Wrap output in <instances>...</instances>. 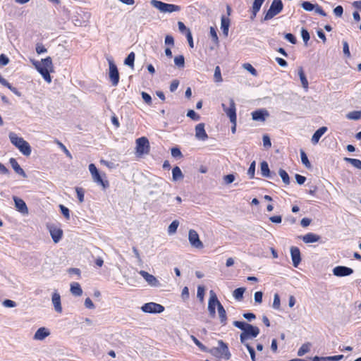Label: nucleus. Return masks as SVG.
Returning <instances> with one entry per match:
<instances>
[{
  "instance_id": "aec40b11",
  "label": "nucleus",
  "mask_w": 361,
  "mask_h": 361,
  "mask_svg": "<svg viewBox=\"0 0 361 361\" xmlns=\"http://www.w3.org/2000/svg\"><path fill=\"white\" fill-rule=\"evenodd\" d=\"M261 174L263 177L274 178L276 176L275 173H271L269 170V165L267 161H263L260 164Z\"/></svg>"
},
{
  "instance_id": "c85d7f7f",
  "label": "nucleus",
  "mask_w": 361,
  "mask_h": 361,
  "mask_svg": "<svg viewBox=\"0 0 361 361\" xmlns=\"http://www.w3.org/2000/svg\"><path fill=\"white\" fill-rule=\"evenodd\" d=\"M71 292L75 296H80L82 294V290L80 285L77 282L71 284Z\"/></svg>"
},
{
  "instance_id": "bf43d9fd",
  "label": "nucleus",
  "mask_w": 361,
  "mask_h": 361,
  "mask_svg": "<svg viewBox=\"0 0 361 361\" xmlns=\"http://www.w3.org/2000/svg\"><path fill=\"white\" fill-rule=\"evenodd\" d=\"M191 339L202 350L206 351V347L194 336H190Z\"/></svg>"
},
{
  "instance_id": "774afa93",
  "label": "nucleus",
  "mask_w": 361,
  "mask_h": 361,
  "mask_svg": "<svg viewBox=\"0 0 361 361\" xmlns=\"http://www.w3.org/2000/svg\"><path fill=\"white\" fill-rule=\"evenodd\" d=\"M9 63V59L4 54L0 55V66H4Z\"/></svg>"
},
{
  "instance_id": "6ab92c4d",
  "label": "nucleus",
  "mask_w": 361,
  "mask_h": 361,
  "mask_svg": "<svg viewBox=\"0 0 361 361\" xmlns=\"http://www.w3.org/2000/svg\"><path fill=\"white\" fill-rule=\"evenodd\" d=\"M50 335V331L45 327L39 328L34 334L33 339L36 341H43Z\"/></svg>"
},
{
  "instance_id": "79ce46f5",
  "label": "nucleus",
  "mask_w": 361,
  "mask_h": 361,
  "mask_svg": "<svg viewBox=\"0 0 361 361\" xmlns=\"http://www.w3.org/2000/svg\"><path fill=\"white\" fill-rule=\"evenodd\" d=\"M343 358V355L328 356V357H322V361H340Z\"/></svg>"
},
{
  "instance_id": "39448f33",
  "label": "nucleus",
  "mask_w": 361,
  "mask_h": 361,
  "mask_svg": "<svg viewBox=\"0 0 361 361\" xmlns=\"http://www.w3.org/2000/svg\"><path fill=\"white\" fill-rule=\"evenodd\" d=\"M150 3L152 6H153L154 8H157L162 13H171L173 12L180 11L181 9L180 6L166 4L158 0H152Z\"/></svg>"
},
{
  "instance_id": "4be33fe9",
  "label": "nucleus",
  "mask_w": 361,
  "mask_h": 361,
  "mask_svg": "<svg viewBox=\"0 0 361 361\" xmlns=\"http://www.w3.org/2000/svg\"><path fill=\"white\" fill-rule=\"evenodd\" d=\"M327 128L325 126L319 128L313 134L311 141L313 145H316L319 142L321 137L327 131Z\"/></svg>"
},
{
  "instance_id": "de8ad7c7",
  "label": "nucleus",
  "mask_w": 361,
  "mask_h": 361,
  "mask_svg": "<svg viewBox=\"0 0 361 361\" xmlns=\"http://www.w3.org/2000/svg\"><path fill=\"white\" fill-rule=\"evenodd\" d=\"M255 166L256 162L255 161H253L247 170V175L250 176V178H253L255 177Z\"/></svg>"
},
{
  "instance_id": "cd10ccee",
  "label": "nucleus",
  "mask_w": 361,
  "mask_h": 361,
  "mask_svg": "<svg viewBox=\"0 0 361 361\" xmlns=\"http://www.w3.org/2000/svg\"><path fill=\"white\" fill-rule=\"evenodd\" d=\"M221 28L223 31V34L227 37L228 34V28L230 25V20L225 16L221 17Z\"/></svg>"
},
{
  "instance_id": "5701e85b",
  "label": "nucleus",
  "mask_w": 361,
  "mask_h": 361,
  "mask_svg": "<svg viewBox=\"0 0 361 361\" xmlns=\"http://www.w3.org/2000/svg\"><path fill=\"white\" fill-rule=\"evenodd\" d=\"M49 231L54 243H56L61 239L63 235V231L61 229L56 227H50Z\"/></svg>"
},
{
  "instance_id": "c756f323",
  "label": "nucleus",
  "mask_w": 361,
  "mask_h": 361,
  "mask_svg": "<svg viewBox=\"0 0 361 361\" xmlns=\"http://www.w3.org/2000/svg\"><path fill=\"white\" fill-rule=\"evenodd\" d=\"M265 0H255L252 5V15L251 16V18L253 19L255 18L257 12L260 10V8L262 5V4L264 2Z\"/></svg>"
},
{
  "instance_id": "13d9d810",
  "label": "nucleus",
  "mask_w": 361,
  "mask_h": 361,
  "mask_svg": "<svg viewBox=\"0 0 361 361\" xmlns=\"http://www.w3.org/2000/svg\"><path fill=\"white\" fill-rule=\"evenodd\" d=\"M4 86L8 87L13 93H14L18 97L21 96V93L18 90V89L13 87L8 81H6V85H4Z\"/></svg>"
},
{
  "instance_id": "f03ea898",
  "label": "nucleus",
  "mask_w": 361,
  "mask_h": 361,
  "mask_svg": "<svg viewBox=\"0 0 361 361\" xmlns=\"http://www.w3.org/2000/svg\"><path fill=\"white\" fill-rule=\"evenodd\" d=\"M31 61L37 71L42 75L44 80L48 83H50L51 82V78L49 72L53 68L51 58L48 56L42 59L40 61L35 60H32Z\"/></svg>"
},
{
  "instance_id": "72a5a7b5",
  "label": "nucleus",
  "mask_w": 361,
  "mask_h": 361,
  "mask_svg": "<svg viewBox=\"0 0 361 361\" xmlns=\"http://www.w3.org/2000/svg\"><path fill=\"white\" fill-rule=\"evenodd\" d=\"M344 161L350 163L355 168L361 170V161L360 159L345 157Z\"/></svg>"
},
{
  "instance_id": "a211bd4d",
  "label": "nucleus",
  "mask_w": 361,
  "mask_h": 361,
  "mask_svg": "<svg viewBox=\"0 0 361 361\" xmlns=\"http://www.w3.org/2000/svg\"><path fill=\"white\" fill-rule=\"evenodd\" d=\"M290 255L294 267H298L301 261L300 252L298 247H291Z\"/></svg>"
},
{
  "instance_id": "864d4df0",
  "label": "nucleus",
  "mask_w": 361,
  "mask_h": 361,
  "mask_svg": "<svg viewBox=\"0 0 361 361\" xmlns=\"http://www.w3.org/2000/svg\"><path fill=\"white\" fill-rule=\"evenodd\" d=\"M187 116L194 121H199L200 119V116L193 110H189L187 113Z\"/></svg>"
},
{
  "instance_id": "ddd939ff",
  "label": "nucleus",
  "mask_w": 361,
  "mask_h": 361,
  "mask_svg": "<svg viewBox=\"0 0 361 361\" xmlns=\"http://www.w3.org/2000/svg\"><path fill=\"white\" fill-rule=\"evenodd\" d=\"M139 274L143 277V279L145 280V281L148 283L149 286L152 287L161 286L159 281L154 276L143 270L140 271Z\"/></svg>"
},
{
  "instance_id": "9b49d317",
  "label": "nucleus",
  "mask_w": 361,
  "mask_h": 361,
  "mask_svg": "<svg viewBox=\"0 0 361 361\" xmlns=\"http://www.w3.org/2000/svg\"><path fill=\"white\" fill-rule=\"evenodd\" d=\"M141 310L147 313H161L164 312V307L160 304L147 302L142 306Z\"/></svg>"
},
{
  "instance_id": "7c9ffc66",
  "label": "nucleus",
  "mask_w": 361,
  "mask_h": 361,
  "mask_svg": "<svg viewBox=\"0 0 361 361\" xmlns=\"http://www.w3.org/2000/svg\"><path fill=\"white\" fill-rule=\"evenodd\" d=\"M298 75L300 77L302 87L307 90L308 88L309 83L302 67L298 68Z\"/></svg>"
},
{
  "instance_id": "f8f14e48",
  "label": "nucleus",
  "mask_w": 361,
  "mask_h": 361,
  "mask_svg": "<svg viewBox=\"0 0 361 361\" xmlns=\"http://www.w3.org/2000/svg\"><path fill=\"white\" fill-rule=\"evenodd\" d=\"M188 240L193 247L202 249L204 247L202 242L200 240L198 233L195 230L190 229L189 231Z\"/></svg>"
},
{
  "instance_id": "473e14b6",
  "label": "nucleus",
  "mask_w": 361,
  "mask_h": 361,
  "mask_svg": "<svg viewBox=\"0 0 361 361\" xmlns=\"http://www.w3.org/2000/svg\"><path fill=\"white\" fill-rule=\"evenodd\" d=\"M135 54L134 52H130L128 56L126 58L124 61V64L130 67L131 68H134V61H135Z\"/></svg>"
},
{
  "instance_id": "2f4dec72",
  "label": "nucleus",
  "mask_w": 361,
  "mask_h": 361,
  "mask_svg": "<svg viewBox=\"0 0 361 361\" xmlns=\"http://www.w3.org/2000/svg\"><path fill=\"white\" fill-rule=\"evenodd\" d=\"M173 180L177 181L183 178V174L178 166H175L172 170Z\"/></svg>"
},
{
  "instance_id": "4d7b16f0",
  "label": "nucleus",
  "mask_w": 361,
  "mask_h": 361,
  "mask_svg": "<svg viewBox=\"0 0 361 361\" xmlns=\"http://www.w3.org/2000/svg\"><path fill=\"white\" fill-rule=\"evenodd\" d=\"M204 288L203 286H199L197 288V296L201 302H202L204 300Z\"/></svg>"
},
{
  "instance_id": "f257e3e1",
  "label": "nucleus",
  "mask_w": 361,
  "mask_h": 361,
  "mask_svg": "<svg viewBox=\"0 0 361 361\" xmlns=\"http://www.w3.org/2000/svg\"><path fill=\"white\" fill-rule=\"evenodd\" d=\"M233 325L241 329L240 339L243 344H247V341L250 338H256L259 334V329L244 322L234 321Z\"/></svg>"
},
{
  "instance_id": "603ef678",
  "label": "nucleus",
  "mask_w": 361,
  "mask_h": 361,
  "mask_svg": "<svg viewBox=\"0 0 361 361\" xmlns=\"http://www.w3.org/2000/svg\"><path fill=\"white\" fill-rule=\"evenodd\" d=\"M343 51L345 56L350 57V52L349 50V45L346 41H343Z\"/></svg>"
},
{
  "instance_id": "4468645a",
  "label": "nucleus",
  "mask_w": 361,
  "mask_h": 361,
  "mask_svg": "<svg viewBox=\"0 0 361 361\" xmlns=\"http://www.w3.org/2000/svg\"><path fill=\"white\" fill-rule=\"evenodd\" d=\"M252 120L259 122H264L266 118L269 117V111L266 109H260L254 111L251 114Z\"/></svg>"
},
{
  "instance_id": "c9c22d12",
  "label": "nucleus",
  "mask_w": 361,
  "mask_h": 361,
  "mask_svg": "<svg viewBox=\"0 0 361 361\" xmlns=\"http://www.w3.org/2000/svg\"><path fill=\"white\" fill-rule=\"evenodd\" d=\"M346 118L349 120H359L361 118V111H350L346 114Z\"/></svg>"
},
{
  "instance_id": "4c0bfd02",
  "label": "nucleus",
  "mask_w": 361,
  "mask_h": 361,
  "mask_svg": "<svg viewBox=\"0 0 361 361\" xmlns=\"http://www.w3.org/2000/svg\"><path fill=\"white\" fill-rule=\"evenodd\" d=\"M179 226V221L177 220L173 221L168 227V233L169 235L173 234L176 232Z\"/></svg>"
},
{
  "instance_id": "9d476101",
  "label": "nucleus",
  "mask_w": 361,
  "mask_h": 361,
  "mask_svg": "<svg viewBox=\"0 0 361 361\" xmlns=\"http://www.w3.org/2000/svg\"><path fill=\"white\" fill-rule=\"evenodd\" d=\"M222 107L224 109V111L228 117L230 119V121L233 124H236V108H235V104L233 99H229V107H226L224 104H222Z\"/></svg>"
},
{
  "instance_id": "a19ab883",
  "label": "nucleus",
  "mask_w": 361,
  "mask_h": 361,
  "mask_svg": "<svg viewBox=\"0 0 361 361\" xmlns=\"http://www.w3.org/2000/svg\"><path fill=\"white\" fill-rule=\"evenodd\" d=\"M174 63L176 66L179 68H183L185 66V59L183 55L177 56L174 58Z\"/></svg>"
},
{
  "instance_id": "f3484780",
  "label": "nucleus",
  "mask_w": 361,
  "mask_h": 361,
  "mask_svg": "<svg viewBox=\"0 0 361 361\" xmlns=\"http://www.w3.org/2000/svg\"><path fill=\"white\" fill-rule=\"evenodd\" d=\"M195 137L199 140L204 141L208 138V135L204 130V124L201 123L195 126Z\"/></svg>"
},
{
  "instance_id": "393cba45",
  "label": "nucleus",
  "mask_w": 361,
  "mask_h": 361,
  "mask_svg": "<svg viewBox=\"0 0 361 361\" xmlns=\"http://www.w3.org/2000/svg\"><path fill=\"white\" fill-rule=\"evenodd\" d=\"M9 162L15 171V172L20 176H22L23 178H26L27 175L24 170L20 167V166L18 164V161L14 158H11L9 160Z\"/></svg>"
},
{
  "instance_id": "bb28decb",
  "label": "nucleus",
  "mask_w": 361,
  "mask_h": 361,
  "mask_svg": "<svg viewBox=\"0 0 361 361\" xmlns=\"http://www.w3.org/2000/svg\"><path fill=\"white\" fill-rule=\"evenodd\" d=\"M218 314L220 319V322L223 326L227 324V316L226 312L222 305H219Z\"/></svg>"
},
{
  "instance_id": "052dcab7",
  "label": "nucleus",
  "mask_w": 361,
  "mask_h": 361,
  "mask_svg": "<svg viewBox=\"0 0 361 361\" xmlns=\"http://www.w3.org/2000/svg\"><path fill=\"white\" fill-rule=\"evenodd\" d=\"M141 95H142V98L143 99V100L145 101V102L149 105H150L152 104V97L151 96L145 92H142L141 93Z\"/></svg>"
},
{
  "instance_id": "e2e57ef3",
  "label": "nucleus",
  "mask_w": 361,
  "mask_h": 361,
  "mask_svg": "<svg viewBox=\"0 0 361 361\" xmlns=\"http://www.w3.org/2000/svg\"><path fill=\"white\" fill-rule=\"evenodd\" d=\"M284 37L286 39H287L288 42H290L293 44H295L297 42L295 37L291 33H286L284 35Z\"/></svg>"
},
{
  "instance_id": "412c9836",
  "label": "nucleus",
  "mask_w": 361,
  "mask_h": 361,
  "mask_svg": "<svg viewBox=\"0 0 361 361\" xmlns=\"http://www.w3.org/2000/svg\"><path fill=\"white\" fill-rule=\"evenodd\" d=\"M51 301L55 311L61 313L62 312V307L61 304V296L58 292L55 291L52 294Z\"/></svg>"
},
{
  "instance_id": "0e129e2a",
  "label": "nucleus",
  "mask_w": 361,
  "mask_h": 361,
  "mask_svg": "<svg viewBox=\"0 0 361 361\" xmlns=\"http://www.w3.org/2000/svg\"><path fill=\"white\" fill-rule=\"evenodd\" d=\"M209 33H210V35L213 39V41L215 42V43H218L219 42V38H218V35H217V33H216V31L215 30L214 27H210V31H209Z\"/></svg>"
},
{
  "instance_id": "58836bf2",
  "label": "nucleus",
  "mask_w": 361,
  "mask_h": 361,
  "mask_svg": "<svg viewBox=\"0 0 361 361\" xmlns=\"http://www.w3.org/2000/svg\"><path fill=\"white\" fill-rule=\"evenodd\" d=\"M279 174L281 176L283 182L286 185H288L290 183L289 176H288V173L285 170H283L282 169H280L279 171Z\"/></svg>"
},
{
  "instance_id": "69168bd1",
  "label": "nucleus",
  "mask_w": 361,
  "mask_h": 361,
  "mask_svg": "<svg viewBox=\"0 0 361 361\" xmlns=\"http://www.w3.org/2000/svg\"><path fill=\"white\" fill-rule=\"evenodd\" d=\"M47 49L44 47V45L42 44H40V43L37 44L36 52L38 54H41L47 52Z\"/></svg>"
},
{
  "instance_id": "f704fd0d",
  "label": "nucleus",
  "mask_w": 361,
  "mask_h": 361,
  "mask_svg": "<svg viewBox=\"0 0 361 361\" xmlns=\"http://www.w3.org/2000/svg\"><path fill=\"white\" fill-rule=\"evenodd\" d=\"M311 344L310 343H304L301 345V347L298 349V355L301 357L308 353L310 350Z\"/></svg>"
},
{
  "instance_id": "49530a36",
  "label": "nucleus",
  "mask_w": 361,
  "mask_h": 361,
  "mask_svg": "<svg viewBox=\"0 0 361 361\" xmlns=\"http://www.w3.org/2000/svg\"><path fill=\"white\" fill-rule=\"evenodd\" d=\"M243 68L250 72L253 76L257 75V71L250 63H244Z\"/></svg>"
},
{
  "instance_id": "8fccbe9b",
  "label": "nucleus",
  "mask_w": 361,
  "mask_h": 361,
  "mask_svg": "<svg viewBox=\"0 0 361 361\" xmlns=\"http://www.w3.org/2000/svg\"><path fill=\"white\" fill-rule=\"evenodd\" d=\"M78 199L80 203L84 201V190L82 188H75Z\"/></svg>"
},
{
  "instance_id": "680f3d73",
  "label": "nucleus",
  "mask_w": 361,
  "mask_h": 361,
  "mask_svg": "<svg viewBox=\"0 0 361 361\" xmlns=\"http://www.w3.org/2000/svg\"><path fill=\"white\" fill-rule=\"evenodd\" d=\"M3 305L6 307H15L17 306V304L15 301L6 299L4 300Z\"/></svg>"
},
{
  "instance_id": "5fc2aeb1",
  "label": "nucleus",
  "mask_w": 361,
  "mask_h": 361,
  "mask_svg": "<svg viewBox=\"0 0 361 361\" xmlns=\"http://www.w3.org/2000/svg\"><path fill=\"white\" fill-rule=\"evenodd\" d=\"M171 155L174 158H180L183 157L182 152L178 147H173L171 149Z\"/></svg>"
},
{
  "instance_id": "1a4fd4ad",
  "label": "nucleus",
  "mask_w": 361,
  "mask_h": 361,
  "mask_svg": "<svg viewBox=\"0 0 361 361\" xmlns=\"http://www.w3.org/2000/svg\"><path fill=\"white\" fill-rule=\"evenodd\" d=\"M221 305L217 298V296L214 290L209 291V299L208 302V311L212 317L216 316V307L219 308V305Z\"/></svg>"
},
{
  "instance_id": "c03bdc74",
  "label": "nucleus",
  "mask_w": 361,
  "mask_h": 361,
  "mask_svg": "<svg viewBox=\"0 0 361 361\" xmlns=\"http://www.w3.org/2000/svg\"><path fill=\"white\" fill-rule=\"evenodd\" d=\"M272 307L275 310H279L281 307V300L280 297L278 293H275L274 295V302Z\"/></svg>"
},
{
  "instance_id": "0eeeda50",
  "label": "nucleus",
  "mask_w": 361,
  "mask_h": 361,
  "mask_svg": "<svg viewBox=\"0 0 361 361\" xmlns=\"http://www.w3.org/2000/svg\"><path fill=\"white\" fill-rule=\"evenodd\" d=\"M283 5L281 0H273L270 8L264 17V20H271L274 16L280 13L283 10Z\"/></svg>"
},
{
  "instance_id": "423d86ee",
  "label": "nucleus",
  "mask_w": 361,
  "mask_h": 361,
  "mask_svg": "<svg viewBox=\"0 0 361 361\" xmlns=\"http://www.w3.org/2000/svg\"><path fill=\"white\" fill-rule=\"evenodd\" d=\"M136 154L137 157H142L148 154L150 150V145L148 139L146 137H141L136 140Z\"/></svg>"
},
{
  "instance_id": "a878e982",
  "label": "nucleus",
  "mask_w": 361,
  "mask_h": 361,
  "mask_svg": "<svg viewBox=\"0 0 361 361\" xmlns=\"http://www.w3.org/2000/svg\"><path fill=\"white\" fill-rule=\"evenodd\" d=\"M302 239L305 243H312L319 241L320 236L313 233H308L303 235Z\"/></svg>"
},
{
  "instance_id": "338daca9",
  "label": "nucleus",
  "mask_w": 361,
  "mask_h": 361,
  "mask_svg": "<svg viewBox=\"0 0 361 361\" xmlns=\"http://www.w3.org/2000/svg\"><path fill=\"white\" fill-rule=\"evenodd\" d=\"M224 180L226 184H230L235 180V176L233 174H228L224 177Z\"/></svg>"
},
{
  "instance_id": "2eb2a0df",
  "label": "nucleus",
  "mask_w": 361,
  "mask_h": 361,
  "mask_svg": "<svg viewBox=\"0 0 361 361\" xmlns=\"http://www.w3.org/2000/svg\"><path fill=\"white\" fill-rule=\"evenodd\" d=\"M353 273V269L345 266H337L334 268L333 269V274L334 275L338 276V277H343V276H347Z\"/></svg>"
},
{
  "instance_id": "e433bc0d",
  "label": "nucleus",
  "mask_w": 361,
  "mask_h": 361,
  "mask_svg": "<svg viewBox=\"0 0 361 361\" xmlns=\"http://www.w3.org/2000/svg\"><path fill=\"white\" fill-rule=\"evenodd\" d=\"M245 291V288H238L233 291V296L235 300L240 301L243 298V293Z\"/></svg>"
},
{
  "instance_id": "37998d69",
  "label": "nucleus",
  "mask_w": 361,
  "mask_h": 361,
  "mask_svg": "<svg viewBox=\"0 0 361 361\" xmlns=\"http://www.w3.org/2000/svg\"><path fill=\"white\" fill-rule=\"evenodd\" d=\"M316 4H313L309 1H303L301 4L302 8L307 11H312L314 10Z\"/></svg>"
},
{
  "instance_id": "3c124183",
  "label": "nucleus",
  "mask_w": 361,
  "mask_h": 361,
  "mask_svg": "<svg viewBox=\"0 0 361 361\" xmlns=\"http://www.w3.org/2000/svg\"><path fill=\"white\" fill-rule=\"evenodd\" d=\"M59 207H60L61 212L63 214V215L64 216V217L66 219H70V211H69V209L66 207L63 206V204H60Z\"/></svg>"
},
{
  "instance_id": "6e6d98bb",
  "label": "nucleus",
  "mask_w": 361,
  "mask_h": 361,
  "mask_svg": "<svg viewBox=\"0 0 361 361\" xmlns=\"http://www.w3.org/2000/svg\"><path fill=\"white\" fill-rule=\"evenodd\" d=\"M301 36H302V38L305 44H307V42L309 41L310 37V34H309L308 31L306 29L302 28Z\"/></svg>"
},
{
  "instance_id": "09e8293b",
  "label": "nucleus",
  "mask_w": 361,
  "mask_h": 361,
  "mask_svg": "<svg viewBox=\"0 0 361 361\" xmlns=\"http://www.w3.org/2000/svg\"><path fill=\"white\" fill-rule=\"evenodd\" d=\"M243 345L247 348V349L250 355L252 361H256L255 351L254 348L249 343L243 344Z\"/></svg>"
},
{
  "instance_id": "6e6552de",
  "label": "nucleus",
  "mask_w": 361,
  "mask_h": 361,
  "mask_svg": "<svg viewBox=\"0 0 361 361\" xmlns=\"http://www.w3.org/2000/svg\"><path fill=\"white\" fill-rule=\"evenodd\" d=\"M109 68V79L113 86H117L119 82V73L117 66L111 59H107Z\"/></svg>"
},
{
  "instance_id": "20e7f679",
  "label": "nucleus",
  "mask_w": 361,
  "mask_h": 361,
  "mask_svg": "<svg viewBox=\"0 0 361 361\" xmlns=\"http://www.w3.org/2000/svg\"><path fill=\"white\" fill-rule=\"evenodd\" d=\"M89 171L91 173L93 181L99 185H101L104 190L109 187V183L106 179V174L102 175L99 173L96 166L94 164L89 165Z\"/></svg>"
},
{
  "instance_id": "7ed1b4c3",
  "label": "nucleus",
  "mask_w": 361,
  "mask_h": 361,
  "mask_svg": "<svg viewBox=\"0 0 361 361\" xmlns=\"http://www.w3.org/2000/svg\"><path fill=\"white\" fill-rule=\"evenodd\" d=\"M8 137L12 145L18 148L23 155L27 157L30 155L32 152L31 147L23 137L18 136L13 132L9 133Z\"/></svg>"
},
{
  "instance_id": "b1692460",
  "label": "nucleus",
  "mask_w": 361,
  "mask_h": 361,
  "mask_svg": "<svg viewBox=\"0 0 361 361\" xmlns=\"http://www.w3.org/2000/svg\"><path fill=\"white\" fill-rule=\"evenodd\" d=\"M217 350L224 356L226 359H229L231 357V353L228 350V348L227 345L224 343L222 341H219V346L217 348Z\"/></svg>"
},
{
  "instance_id": "dca6fc26",
  "label": "nucleus",
  "mask_w": 361,
  "mask_h": 361,
  "mask_svg": "<svg viewBox=\"0 0 361 361\" xmlns=\"http://www.w3.org/2000/svg\"><path fill=\"white\" fill-rule=\"evenodd\" d=\"M13 199L16 209L23 214H27L28 209L24 200L16 196H14Z\"/></svg>"
},
{
  "instance_id": "ea45409f",
  "label": "nucleus",
  "mask_w": 361,
  "mask_h": 361,
  "mask_svg": "<svg viewBox=\"0 0 361 361\" xmlns=\"http://www.w3.org/2000/svg\"><path fill=\"white\" fill-rule=\"evenodd\" d=\"M300 157L302 163L307 168H311V164L307 158L306 153L303 150H300Z\"/></svg>"
},
{
  "instance_id": "a18cd8bd",
  "label": "nucleus",
  "mask_w": 361,
  "mask_h": 361,
  "mask_svg": "<svg viewBox=\"0 0 361 361\" xmlns=\"http://www.w3.org/2000/svg\"><path fill=\"white\" fill-rule=\"evenodd\" d=\"M214 80L216 82H222L223 79L221 77V69H220L219 66H216L215 70H214Z\"/></svg>"
}]
</instances>
